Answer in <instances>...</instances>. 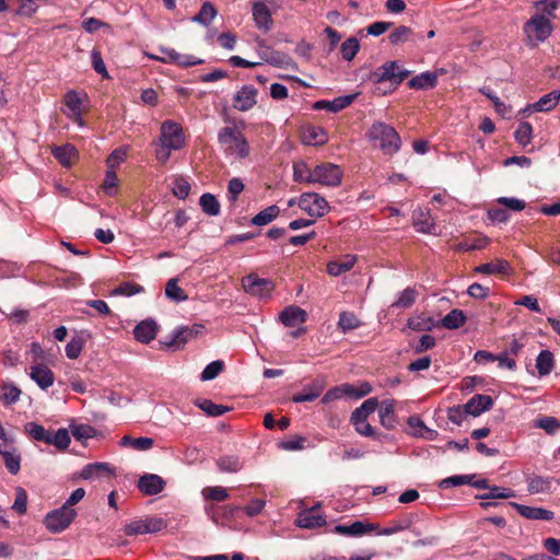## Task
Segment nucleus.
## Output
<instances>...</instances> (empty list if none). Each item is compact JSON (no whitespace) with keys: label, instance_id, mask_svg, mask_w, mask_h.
Here are the masks:
<instances>
[{"label":"nucleus","instance_id":"53","mask_svg":"<svg viewBox=\"0 0 560 560\" xmlns=\"http://www.w3.org/2000/svg\"><path fill=\"white\" fill-rule=\"evenodd\" d=\"M412 37V30L408 26L400 25L395 28L388 36L389 42L394 45L406 43Z\"/></svg>","mask_w":560,"mask_h":560},{"label":"nucleus","instance_id":"5","mask_svg":"<svg viewBox=\"0 0 560 560\" xmlns=\"http://www.w3.org/2000/svg\"><path fill=\"white\" fill-rule=\"evenodd\" d=\"M77 517V511L61 505L46 514L44 524L46 528L52 533L58 534L67 529Z\"/></svg>","mask_w":560,"mask_h":560},{"label":"nucleus","instance_id":"46","mask_svg":"<svg viewBox=\"0 0 560 560\" xmlns=\"http://www.w3.org/2000/svg\"><path fill=\"white\" fill-rule=\"evenodd\" d=\"M165 295L174 302H183L187 300V295L184 290L178 287L177 280L172 278L167 281L165 287Z\"/></svg>","mask_w":560,"mask_h":560},{"label":"nucleus","instance_id":"10","mask_svg":"<svg viewBox=\"0 0 560 560\" xmlns=\"http://www.w3.org/2000/svg\"><path fill=\"white\" fill-rule=\"evenodd\" d=\"M242 285L244 290L257 298H267L273 290V283L264 278H259L257 275H248L242 279Z\"/></svg>","mask_w":560,"mask_h":560},{"label":"nucleus","instance_id":"17","mask_svg":"<svg viewBox=\"0 0 560 560\" xmlns=\"http://www.w3.org/2000/svg\"><path fill=\"white\" fill-rule=\"evenodd\" d=\"M493 400L488 395H475L464 406L465 412L474 417L491 409Z\"/></svg>","mask_w":560,"mask_h":560},{"label":"nucleus","instance_id":"1","mask_svg":"<svg viewBox=\"0 0 560 560\" xmlns=\"http://www.w3.org/2000/svg\"><path fill=\"white\" fill-rule=\"evenodd\" d=\"M185 144L183 128L177 122L167 120L162 124L160 147L156 149V159L161 163H166L173 150H179Z\"/></svg>","mask_w":560,"mask_h":560},{"label":"nucleus","instance_id":"18","mask_svg":"<svg viewBox=\"0 0 560 560\" xmlns=\"http://www.w3.org/2000/svg\"><path fill=\"white\" fill-rule=\"evenodd\" d=\"M511 504L525 518L541 520V521H551L553 518V512L550 510H546L544 508L523 505V504L515 503V502H513Z\"/></svg>","mask_w":560,"mask_h":560},{"label":"nucleus","instance_id":"51","mask_svg":"<svg viewBox=\"0 0 560 560\" xmlns=\"http://www.w3.org/2000/svg\"><path fill=\"white\" fill-rule=\"evenodd\" d=\"M534 425L548 434H555L560 429V421L555 417L544 416L538 418Z\"/></svg>","mask_w":560,"mask_h":560},{"label":"nucleus","instance_id":"42","mask_svg":"<svg viewBox=\"0 0 560 560\" xmlns=\"http://www.w3.org/2000/svg\"><path fill=\"white\" fill-rule=\"evenodd\" d=\"M466 322V316L460 310H453L442 318V326L447 329H457Z\"/></svg>","mask_w":560,"mask_h":560},{"label":"nucleus","instance_id":"50","mask_svg":"<svg viewBox=\"0 0 560 560\" xmlns=\"http://www.w3.org/2000/svg\"><path fill=\"white\" fill-rule=\"evenodd\" d=\"M527 488L528 491L534 494L545 493L550 490L551 480L548 478H542L540 476H535L528 480Z\"/></svg>","mask_w":560,"mask_h":560},{"label":"nucleus","instance_id":"48","mask_svg":"<svg viewBox=\"0 0 560 560\" xmlns=\"http://www.w3.org/2000/svg\"><path fill=\"white\" fill-rule=\"evenodd\" d=\"M199 203H200L202 211L209 215H218L220 213L219 201L211 194H203L200 197Z\"/></svg>","mask_w":560,"mask_h":560},{"label":"nucleus","instance_id":"56","mask_svg":"<svg viewBox=\"0 0 560 560\" xmlns=\"http://www.w3.org/2000/svg\"><path fill=\"white\" fill-rule=\"evenodd\" d=\"M198 332L194 327H179L173 331V343L177 347L186 343L194 335Z\"/></svg>","mask_w":560,"mask_h":560},{"label":"nucleus","instance_id":"16","mask_svg":"<svg viewBox=\"0 0 560 560\" xmlns=\"http://www.w3.org/2000/svg\"><path fill=\"white\" fill-rule=\"evenodd\" d=\"M139 489L147 495H154L163 491L165 481L155 474H145L138 481Z\"/></svg>","mask_w":560,"mask_h":560},{"label":"nucleus","instance_id":"30","mask_svg":"<svg viewBox=\"0 0 560 560\" xmlns=\"http://www.w3.org/2000/svg\"><path fill=\"white\" fill-rule=\"evenodd\" d=\"M66 105L65 114L67 117H77L79 113H82V98L75 91H69L63 97Z\"/></svg>","mask_w":560,"mask_h":560},{"label":"nucleus","instance_id":"3","mask_svg":"<svg viewBox=\"0 0 560 560\" xmlns=\"http://www.w3.org/2000/svg\"><path fill=\"white\" fill-rule=\"evenodd\" d=\"M553 26L549 19L542 15H533L523 25L526 43L529 46L536 47L544 43L552 34Z\"/></svg>","mask_w":560,"mask_h":560},{"label":"nucleus","instance_id":"27","mask_svg":"<svg viewBox=\"0 0 560 560\" xmlns=\"http://www.w3.org/2000/svg\"><path fill=\"white\" fill-rule=\"evenodd\" d=\"M560 101V90H553L541 96L536 103L529 104V109L537 112H548L555 108Z\"/></svg>","mask_w":560,"mask_h":560},{"label":"nucleus","instance_id":"52","mask_svg":"<svg viewBox=\"0 0 560 560\" xmlns=\"http://www.w3.org/2000/svg\"><path fill=\"white\" fill-rule=\"evenodd\" d=\"M360 49V43L355 37H350L341 44L340 52L345 60L351 61Z\"/></svg>","mask_w":560,"mask_h":560},{"label":"nucleus","instance_id":"58","mask_svg":"<svg viewBox=\"0 0 560 560\" xmlns=\"http://www.w3.org/2000/svg\"><path fill=\"white\" fill-rule=\"evenodd\" d=\"M407 325L416 331L430 330L433 326V319L424 316H415L408 319Z\"/></svg>","mask_w":560,"mask_h":560},{"label":"nucleus","instance_id":"44","mask_svg":"<svg viewBox=\"0 0 560 560\" xmlns=\"http://www.w3.org/2000/svg\"><path fill=\"white\" fill-rule=\"evenodd\" d=\"M514 138L516 142L522 147L529 144L533 139L532 125L527 121L521 122L514 132Z\"/></svg>","mask_w":560,"mask_h":560},{"label":"nucleus","instance_id":"14","mask_svg":"<svg viewBox=\"0 0 560 560\" xmlns=\"http://www.w3.org/2000/svg\"><path fill=\"white\" fill-rule=\"evenodd\" d=\"M257 89L253 85H244L234 96V107L241 112L249 110L256 104Z\"/></svg>","mask_w":560,"mask_h":560},{"label":"nucleus","instance_id":"28","mask_svg":"<svg viewBox=\"0 0 560 560\" xmlns=\"http://www.w3.org/2000/svg\"><path fill=\"white\" fill-rule=\"evenodd\" d=\"M325 384L323 381H315L310 386L305 387L303 393L294 395L292 400L296 404L313 401L315 400L324 390Z\"/></svg>","mask_w":560,"mask_h":560},{"label":"nucleus","instance_id":"61","mask_svg":"<svg viewBox=\"0 0 560 560\" xmlns=\"http://www.w3.org/2000/svg\"><path fill=\"white\" fill-rule=\"evenodd\" d=\"M394 400H384L380 407L378 415L381 418V422L383 425H386L387 422H393L394 420Z\"/></svg>","mask_w":560,"mask_h":560},{"label":"nucleus","instance_id":"22","mask_svg":"<svg viewBox=\"0 0 560 560\" xmlns=\"http://www.w3.org/2000/svg\"><path fill=\"white\" fill-rule=\"evenodd\" d=\"M105 474L113 475L114 471L107 463H92L85 465L79 472V478L83 480H96Z\"/></svg>","mask_w":560,"mask_h":560},{"label":"nucleus","instance_id":"15","mask_svg":"<svg viewBox=\"0 0 560 560\" xmlns=\"http://www.w3.org/2000/svg\"><path fill=\"white\" fill-rule=\"evenodd\" d=\"M378 528L376 524L373 523H363L360 521L353 522L350 525H337L335 527V533L345 536H354L359 537L371 532H374Z\"/></svg>","mask_w":560,"mask_h":560},{"label":"nucleus","instance_id":"25","mask_svg":"<svg viewBox=\"0 0 560 560\" xmlns=\"http://www.w3.org/2000/svg\"><path fill=\"white\" fill-rule=\"evenodd\" d=\"M355 98V95H346L337 97L332 101H318L314 104L315 109H327L331 113H337L346 107H348L353 100Z\"/></svg>","mask_w":560,"mask_h":560},{"label":"nucleus","instance_id":"55","mask_svg":"<svg viewBox=\"0 0 560 560\" xmlns=\"http://www.w3.org/2000/svg\"><path fill=\"white\" fill-rule=\"evenodd\" d=\"M12 510L19 515H23L27 510V492L22 487L15 488V500L12 504Z\"/></svg>","mask_w":560,"mask_h":560},{"label":"nucleus","instance_id":"39","mask_svg":"<svg viewBox=\"0 0 560 560\" xmlns=\"http://www.w3.org/2000/svg\"><path fill=\"white\" fill-rule=\"evenodd\" d=\"M293 179L298 183L313 184V167L303 161L294 163Z\"/></svg>","mask_w":560,"mask_h":560},{"label":"nucleus","instance_id":"23","mask_svg":"<svg viewBox=\"0 0 560 560\" xmlns=\"http://www.w3.org/2000/svg\"><path fill=\"white\" fill-rule=\"evenodd\" d=\"M327 141V132L322 127L307 126L302 130V142L306 145H323Z\"/></svg>","mask_w":560,"mask_h":560},{"label":"nucleus","instance_id":"37","mask_svg":"<svg viewBox=\"0 0 560 560\" xmlns=\"http://www.w3.org/2000/svg\"><path fill=\"white\" fill-rule=\"evenodd\" d=\"M553 354L549 350H542L539 352L536 359V368L540 376H545L551 373L553 369Z\"/></svg>","mask_w":560,"mask_h":560},{"label":"nucleus","instance_id":"4","mask_svg":"<svg viewBox=\"0 0 560 560\" xmlns=\"http://www.w3.org/2000/svg\"><path fill=\"white\" fill-rule=\"evenodd\" d=\"M218 140L225 148V151L231 155L244 159L249 153L246 139L242 132L233 128L225 127L221 129L218 135Z\"/></svg>","mask_w":560,"mask_h":560},{"label":"nucleus","instance_id":"24","mask_svg":"<svg viewBox=\"0 0 560 560\" xmlns=\"http://www.w3.org/2000/svg\"><path fill=\"white\" fill-rule=\"evenodd\" d=\"M156 332L158 326L153 320H142L133 329L135 338L142 343H149L153 340Z\"/></svg>","mask_w":560,"mask_h":560},{"label":"nucleus","instance_id":"45","mask_svg":"<svg viewBox=\"0 0 560 560\" xmlns=\"http://www.w3.org/2000/svg\"><path fill=\"white\" fill-rule=\"evenodd\" d=\"M351 423L353 424L355 431L363 436H373L375 433L372 425L366 421L365 416H357V413L352 412Z\"/></svg>","mask_w":560,"mask_h":560},{"label":"nucleus","instance_id":"34","mask_svg":"<svg viewBox=\"0 0 560 560\" xmlns=\"http://www.w3.org/2000/svg\"><path fill=\"white\" fill-rule=\"evenodd\" d=\"M280 213V208L276 205L269 206L257 213L253 219L252 223L257 226H262L269 224L273 221Z\"/></svg>","mask_w":560,"mask_h":560},{"label":"nucleus","instance_id":"64","mask_svg":"<svg viewBox=\"0 0 560 560\" xmlns=\"http://www.w3.org/2000/svg\"><path fill=\"white\" fill-rule=\"evenodd\" d=\"M143 291V288L139 284L126 282L113 290L114 295L131 296Z\"/></svg>","mask_w":560,"mask_h":560},{"label":"nucleus","instance_id":"20","mask_svg":"<svg viewBox=\"0 0 560 560\" xmlns=\"http://www.w3.org/2000/svg\"><path fill=\"white\" fill-rule=\"evenodd\" d=\"M307 314L298 306H288L279 315V319L287 327H295L305 323Z\"/></svg>","mask_w":560,"mask_h":560},{"label":"nucleus","instance_id":"29","mask_svg":"<svg viewBox=\"0 0 560 560\" xmlns=\"http://www.w3.org/2000/svg\"><path fill=\"white\" fill-rule=\"evenodd\" d=\"M510 270V264L503 259H497L491 262L479 265L475 268V272L485 275H506Z\"/></svg>","mask_w":560,"mask_h":560},{"label":"nucleus","instance_id":"49","mask_svg":"<svg viewBox=\"0 0 560 560\" xmlns=\"http://www.w3.org/2000/svg\"><path fill=\"white\" fill-rule=\"evenodd\" d=\"M360 326L359 318L351 312H341L338 320V328L343 332L353 330Z\"/></svg>","mask_w":560,"mask_h":560},{"label":"nucleus","instance_id":"47","mask_svg":"<svg viewBox=\"0 0 560 560\" xmlns=\"http://www.w3.org/2000/svg\"><path fill=\"white\" fill-rule=\"evenodd\" d=\"M264 60L275 67L282 69H291L294 67L293 60L285 54L273 51L269 57L264 58Z\"/></svg>","mask_w":560,"mask_h":560},{"label":"nucleus","instance_id":"35","mask_svg":"<svg viewBox=\"0 0 560 560\" xmlns=\"http://www.w3.org/2000/svg\"><path fill=\"white\" fill-rule=\"evenodd\" d=\"M217 465L220 471L230 474L237 472L243 467L240 457L236 455L222 456L218 459Z\"/></svg>","mask_w":560,"mask_h":560},{"label":"nucleus","instance_id":"11","mask_svg":"<svg viewBox=\"0 0 560 560\" xmlns=\"http://www.w3.org/2000/svg\"><path fill=\"white\" fill-rule=\"evenodd\" d=\"M0 456L3 458L4 466L11 475H16L20 471L22 456L14 442L0 443Z\"/></svg>","mask_w":560,"mask_h":560},{"label":"nucleus","instance_id":"33","mask_svg":"<svg viewBox=\"0 0 560 560\" xmlns=\"http://www.w3.org/2000/svg\"><path fill=\"white\" fill-rule=\"evenodd\" d=\"M354 393V386L350 384H342L339 386H335L330 388L322 398L323 404H329L334 400L340 399L342 397H351V394Z\"/></svg>","mask_w":560,"mask_h":560},{"label":"nucleus","instance_id":"26","mask_svg":"<svg viewBox=\"0 0 560 560\" xmlns=\"http://www.w3.org/2000/svg\"><path fill=\"white\" fill-rule=\"evenodd\" d=\"M413 225L421 233H434L435 226L429 211L417 209L413 212Z\"/></svg>","mask_w":560,"mask_h":560},{"label":"nucleus","instance_id":"36","mask_svg":"<svg viewBox=\"0 0 560 560\" xmlns=\"http://www.w3.org/2000/svg\"><path fill=\"white\" fill-rule=\"evenodd\" d=\"M534 7L538 10L535 15H542L550 21L556 18V11L560 7V0H540Z\"/></svg>","mask_w":560,"mask_h":560},{"label":"nucleus","instance_id":"59","mask_svg":"<svg viewBox=\"0 0 560 560\" xmlns=\"http://www.w3.org/2000/svg\"><path fill=\"white\" fill-rule=\"evenodd\" d=\"M223 370V362L220 360L212 361L201 372L200 378L202 381H211L215 378Z\"/></svg>","mask_w":560,"mask_h":560},{"label":"nucleus","instance_id":"21","mask_svg":"<svg viewBox=\"0 0 560 560\" xmlns=\"http://www.w3.org/2000/svg\"><path fill=\"white\" fill-rule=\"evenodd\" d=\"M357 260L358 257L355 255H343L339 260H331L327 264V272L332 277H338L350 271L354 267Z\"/></svg>","mask_w":560,"mask_h":560},{"label":"nucleus","instance_id":"43","mask_svg":"<svg viewBox=\"0 0 560 560\" xmlns=\"http://www.w3.org/2000/svg\"><path fill=\"white\" fill-rule=\"evenodd\" d=\"M418 296V292L413 288H406L399 294L397 300L393 303V307L408 308L410 307Z\"/></svg>","mask_w":560,"mask_h":560},{"label":"nucleus","instance_id":"57","mask_svg":"<svg viewBox=\"0 0 560 560\" xmlns=\"http://www.w3.org/2000/svg\"><path fill=\"white\" fill-rule=\"evenodd\" d=\"M515 494L513 490L502 487H489L488 492L480 495V499L489 500V499H510Z\"/></svg>","mask_w":560,"mask_h":560},{"label":"nucleus","instance_id":"8","mask_svg":"<svg viewBox=\"0 0 560 560\" xmlns=\"http://www.w3.org/2000/svg\"><path fill=\"white\" fill-rule=\"evenodd\" d=\"M167 523L162 517H148L144 520H135L124 526L127 536L154 534L166 528Z\"/></svg>","mask_w":560,"mask_h":560},{"label":"nucleus","instance_id":"32","mask_svg":"<svg viewBox=\"0 0 560 560\" xmlns=\"http://www.w3.org/2000/svg\"><path fill=\"white\" fill-rule=\"evenodd\" d=\"M438 81V75L434 72H423L415 78H412L408 85L411 89L416 90H428L435 86Z\"/></svg>","mask_w":560,"mask_h":560},{"label":"nucleus","instance_id":"60","mask_svg":"<svg viewBox=\"0 0 560 560\" xmlns=\"http://www.w3.org/2000/svg\"><path fill=\"white\" fill-rule=\"evenodd\" d=\"M474 476L472 475H456L452 477H447L440 482V487L448 488V487H458L467 483H471Z\"/></svg>","mask_w":560,"mask_h":560},{"label":"nucleus","instance_id":"2","mask_svg":"<svg viewBox=\"0 0 560 560\" xmlns=\"http://www.w3.org/2000/svg\"><path fill=\"white\" fill-rule=\"evenodd\" d=\"M370 141L374 142L385 154H394L400 149V138L396 130L382 121L374 122L366 132Z\"/></svg>","mask_w":560,"mask_h":560},{"label":"nucleus","instance_id":"38","mask_svg":"<svg viewBox=\"0 0 560 560\" xmlns=\"http://www.w3.org/2000/svg\"><path fill=\"white\" fill-rule=\"evenodd\" d=\"M52 154L61 165L70 166L77 155V150L71 144H65L62 147L55 148L52 150Z\"/></svg>","mask_w":560,"mask_h":560},{"label":"nucleus","instance_id":"19","mask_svg":"<svg viewBox=\"0 0 560 560\" xmlns=\"http://www.w3.org/2000/svg\"><path fill=\"white\" fill-rule=\"evenodd\" d=\"M30 377L42 388L47 389L54 384L55 376L50 369L37 364L30 369Z\"/></svg>","mask_w":560,"mask_h":560},{"label":"nucleus","instance_id":"9","mask_svg":"<svg viewBox=\"0 0 560 560\" xmlns=\"http://www.w3.org/2000/svg\"><path fill=\"white\" fill-rule=\"evenodd\" d=\"M299 207L311 217H324L330 210L328 201L316 192H304L300 196Z\"/></svg>","mask_w":560,"mask_h":560},{"label":"nucleus","instance_id":"40","mask_svg":"<svg viewBox=\"0 0 560 560\" xmlns=\"http://www.w3.org/2000/svg\"><path fill=\"white\" fill-rule=\"evenodd\" d=\"M120 445L129 446L137 451H148L153 446V440L147 436L131 438L129 435H125L121 438Z\"/></svg>","mask_w":560,"mask_h":560},{"label":"nucleus","instance_id":"31","mask_svg":"<svg viewBox=\"0 0 560 560\" xmlns=\"http://www.w3.org/2000/svg\"><path fill=\"white\" fill-rule=\"evenodd\" d=\"M415 518L416 517L412 514L406 515L397 521H394L390 526L378 530L377 535L390 536L399 532L407 530L412 526Z\"/></svg>","mask_w":560,"mask_h":560},{"label":"nucleus","instance_id":"54","mask_svg":"<svg viewBox=\"0 0 560 560\" xmlns=\"http://www.w3.org/2000/svg\"><path fill=\"white\" fill-rule=\"evenodd\" d=\"M197 406L205 411L208 416L218 417L225 413L229 408L223 405H217L209 399H203L197 402Z\"/></svg>","mask_w":560,"mask_h":560},{"label":"nucleus","instance_id":"13","mask_svg":"<svg viewBox=\"0 0 560 560\" xmlns=\"http://www.w3.org/2000/svg\"><path fill=\"white\" fill-rule=\"evenodd\" d=\"M296 525L301 528H318L326 524L325 516L319 513L316 506L306 509L299 513L295 521Z\"/></svg>","mask_w":560,"mask_h":560},{"label":"nucleus","instance_id":"41","mask_svg":"<svg viewBox=\"0 0 560 560\" xmlns=\"http://www.w3.org/2000/svg\"><path fill=\"white\" fill-rule=\"evenodd\" d=\"M217 16V10L210 2H205L197 15H195L191 20L195 23H199L201 25L208 26Z\"/></svg>","mask_w":560,"mask_h":560},{"label":"nucleus","instance_id":"7","mask_svg":"<svg viewBox=\"0 0 560 560\" xmlns=\"http://www.w3.org/2000/svg\"><path fill=\"white\" fill-rule=\"evenodd\" d=\"M410 73L409 70L402 69L397 61H387L373 72L372 78L377 83L389 81L398 85L409 77Z\"/></svg>","mask_w":560,"mask_h":560},{"label":"nucleus","instance_id":"6","mask_svg":"<svg viewBox=\"0 0 560 560\" xmlns=\"http://www.w3.org/2000/svg\"><path fill=\"white\" fill-rule=\"evenodd\" d=\"M343 172L332 163H322L313 167V184L337 187L341 184Z\"/></svg>","mask_w":560,"mask_h":560},{"label":"nucleus","instance_id":"12","mask_svg":"<svg viewBox=\"0 0 560 560\" xmlns=\"http://www.w3.org/2000/svg\"><path fill=\"white\" fill-rule=\"evenodd\" d=\"M253 19L258 30L267 33L272 26L271 12L267 5V0H259L253 3Z\"/></svg>","mask_w":560,"mask_h":560},{"label":"nucleus","instance_id":"62","mask_svg":"<svg viewBox=\"0 0 560 560\" xmlns=\"http://www.w3.org/2000/svg\"><path fill=\"white\" fill-rule=\"evenodd\" d=\"M71 439L67 429L61 428L55 431L52 445L56 446L58 450L68 448Z\"/></svg>","mask_w":560,"mask_h":560},{"label":"nucleus","instance_id":"63","mask_svg":"<svg viewBox=\"0 0 560 560\" xmlns=\"http://www.w3.org/2000/svg\"><path fill=\"white\" fill-rule=\"evenodd\" d=\"M172 191L177 198L185 199L189 195L190 185L185 178L178 177L173 183Z\"/></svg>","mask_w":560,"mask_h":560}]
</instances>
